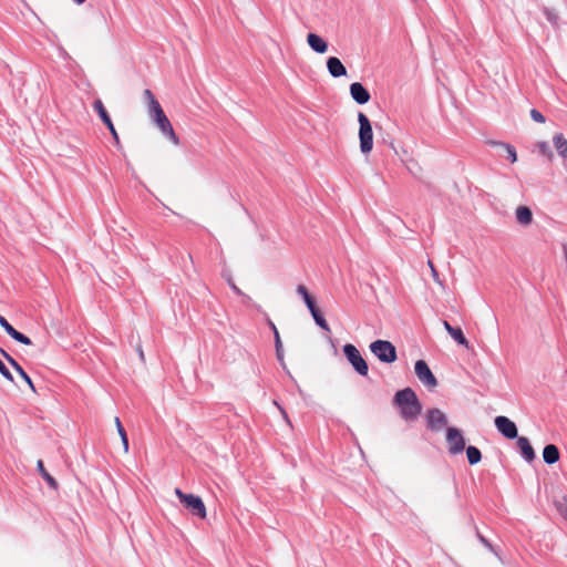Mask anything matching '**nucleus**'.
Instances as JSON below:
<instances>
[{
    "label": "nucleus",
    "instance_id": "nucleus-26",
    "mask_svg": "<svg viewBox=\"0 0 567 567\" xmlns=\"http://www.w3.org/2000/svg\"><path fill=\"white\" fill-rule=\"evenodd\" d=\"M466 455H467L468 463L471 465H475L478 462H481V460H482L481 451L476 446H473V445H470L466 449Z\"/></svg>",
    "mask_w": 567,
    "mask_h": 567
},
{
    "label": "nucleus",
    "instance_id": "nucleus-18",
    "mask_svg": "<svg viewBox=\"0 0 567 567\" xmlns=\"http://www.w3.org/2000/svg\"><path fill=\"white\" fill-rule=\"evenodd\" d=\"M327 69L331 76L340 78L347 75V69L337 56H330L327 60Z\"/></svg>",
    "mask_w": 567,
    "mask_h": 567
},
{
    "label": "nucleus",
    "instance_id": "nucleus-14",
    "mask_svg": "<svg viewBox=\"0 0 567 567\" xmlns=\"http://www.w3.org/2000/svg\"><path fill=\"white\" fill-rule=\"evenodd\" d=\"M93 107L94 110L97 112L100 118L102 120V122L107 126V128L110 130L116 145L120 144V137H118V134L113 125V122L106 111V109L104 107V104L102 103L101 100H96L93 104Z\"/></svg>",
    "mask_w": 567,
    "mask_h": 567
},
{
    "label": "nucleus",
    "instance_id": "nucleus-33",
    "mask_svg": "<svg viewBox=\"0 0 567 567\" xmlns=\"http://www.w3.org/2000/svg\"><path fill=\"white\" fill-rule=\"evenodd\" d=\"M0 374L8 381L13 382L12 373L8 370L6 364L0 360Z\"/></svg>",
    "mask_w": 567,
    "mask_h": 567
},
{
    "label": "nucleus",
    "instance_id": "nucleus-41",
    "mask_svg": "<svg viewBox=\"0 0 567 567\" xmlns=\"http://www.w3.org/2000/svg\"><path fill=\"white\" fill-rule=\"evenodd\" d=\"M8 323H9L8 320L3 316L0 315V326L2 328H4Z\"/></svg>",
    "mask_w": 567,
    "mask_h": 567
},
{
    "label": "nucleus",
    "instance_id": "nucleus-2",
    "mask_svg": "<svg viewBox=\"0 0 567 567\" xmlns=\"http://www.w3.org/2000/svg\"><path fill=\"white\" fill-rule=\"evenodd\" d=\"M148 115L153 123L157 126L161 133L174 145H179V137L175 133V130L166 116L161 104H157L148 109Z\"/></svg>",
    "mask_w": 567,
    "mask_h": 567
},
{
    "label": "nucleus",
    "instance_id": "nucleus-5",
    "mask_svg": "<svg viewBox=\"0 0 567 567\" xmlns=\"http://www.w3.org/2000/svg\"><path fill=\"white\" fill-rule=\"evenodd\" d=\"M358 122H359V141H360V151L363 154H368L373 148V131L372 125L368 116L359 112L358 113Z\"/></svg>",
    "mask_w": 567,
    "mask_h": 567
},
{
    "label": "nucleus",
    "instance_id": "nucleus-9",
    "mask_svg": "<svg viewBox=\"0 0 567 567\" xmlns=\"http://www.w3.org/2000/svg\"><path fill=\"white\" fill-rule=\"evenodd\" d=\"M370 351L384 363H393L398 359L395 347L386 340H377L370 344Z\"/></svg>",
    "mask_w": 567,
    "mask_h": 567
},
{
    "label": "nucleus",
    "instance_id": "nucleus-4",
    "mask_svg": "<svg viewBox=\"0 0 567 567\" xmlns=\"http://www.w3.org/2000/svg\"><path fill=\"white\" fill-rule=\"evenodd\" d=\"M148 115L153 123L157 126L161 133L174 145H179V137L175 133V130L166 116L161 104H157L148 109Z\"/></svg>",
    "mask_w": 567,
    "mask_h": 567
},
{
    "label": "nucleus",
    "instance_id": "nucleus-20",
    "mask_svg": "<svg viewBox=\"0 0 567 567\" xmlns=\"http://www.w3.org/2000/svg\"><path fill=\"white\" fill-rule=\"evenodd\" d=\"M517 445L519 447L522 456L527 462H533L535 460V456H536L535 451H534L533 446L530 445L527 437H525V436L517 437Z\"/></svg>",
    "mask_w": 567,
    "mask_h": 567
},
{
    "label": "nucleus",
    "instance_id": "nucleus-25",
    "mask_svg": "<svg viewBox=\"0 0 567 567\" xmlns=\"http://www.w3.org/2000/svg\"><path fill=\"white\" fill-rule=\"evenodd\" d=\"M37 467L40 472V474L42 475V477L47 481V483L52 487V488H56L58 487V482L54 480L53 476L50 475V473L45 470L44 467V464L41 460L38 461L37 463Z\"/></svg>",
    "mask_w": 567,
    "mask_h": 567
},
{
    "label": "nucleus",
    "instance_id": "nucleus-44",
    "mask_svg": "<svg viewBox=\"0 0 567 567\" xmlns=\"http://www.w3.org/2000/svg\"><path fill=\"white\" fill-rule=\"evenodd\" d=\"M74 2H75L76 4H83V3L85 2V0H74Z\"/></svg>",
    "mask_w": 567,
    "mask_h": 567
},
{
    "label": "nucleus",
    "instance_id": "nucleus-15",
    "mask_svg": "<svg viewBox=\"0 0 567 567\" xmlns=\"http://www.w3.org/2000/svg\"><path fill=\"white\" fill-rule=\"evenodd\" d=\"M427 426L432 431H440L447 423L446 415L440 409H431L426 414Z\"/></svg>",
    "mask_w": 567,
    "mask_h": 567
},
{
    "label": "nucleus",
    "instance_id": "nucleus-3",
    "mask_svg": "<svg viewBox=\"0 0 567 567\" xmlns=\"http://www.w3.org/2000/svg\"><path fill=\"white\" fill-rule=\"evenodd\" d=\"M148 115L153 123L157 126L161 133L174 145H179V137L175 133V130L166 116L161 104H157L148 109Z\"/></svg>",
    "mask_w": 567,
    "mask_h": 567
},
{
    "label": "nucleus",
    "instance_id": "nucleus-7",
    "mask_svg": "<svg viewBox=\"0 0 567 567\" xmlns=\"http://www.w3.org/2000/svg\"><path fill=\"white\" fill-rule=\"evenodd\" d=\"M297 293L302 297L307 308L309 309L315 322L324 331L330 332V327L327 320L323 318L321 311L316 305L315 299L309 293L305 285H298L296 289Z\"/></svg>",
    "mask_w": 567,
    "mask_h": 567
},
{
    "label": "nucleus",
    "instance_id": "nucleus-11",
    "mask_svg": "<svg viewBox=\"0 0 567 567\" xmlns=\"http://www.w3.org/2000/svg\"><path fill=\"white\" fill-rule=\"evenodd\" d=\"M446 443L449 453L456 455L464 451L465 440L462 432L456 427H447L446 430Z\"/></svg>",
    "mask_w": 567,
    "mask_h": 567
},
{
    "label": "nucleus",
    "instance_id": "nucleus-42",
    "mask_svg": "<svg viewBox=\"0 0 567 567\" xmlns=\"http://www.w3.org/2000/svg\"><path fill=\"white\" fill-rule=\"evenodd\" d=\"M564 257L567 260V245L563 246Z\"/></svg>",
    "mask_w": 567,
    "mask_h": 567
},
{
    "label": "nucleus",
    "instance_id": "nucleus-16",
    "mask_svg": "<svg viewBox=\"0 0 567 567\" xmlns=\"http://www.w3.org/2000/svg\"><path fill=\"white\" fill-rule=\"evenodd\" d=\"M0 353L8 361V363L17 371V373L25 381L28 386L32 390V392H37L35 386L30 379V377L25 373L22 367L3 349L0 348Z\"/></svg>",
    "mask_w": 567,
    "mask_h": 567
},
{
    "label": "nucleus",
    "instance_id": "nucleus-24",
    "mask_svg": "<svg viewBox=\"0 0 567 567\" xmlns=\"http://www.w3.org/2000/svg\"><path fill=\"white\" fill-rule=\"evenodd\" d=\"M516 219L522 225H529L533 220V213L527 206H518L516 209Z\"/></svg>",
    "mask_w": 567,
    "mask_h": 567
},
{
    "label": "nucleus",
    "instance_id": "nucleus-40",
    "mask_svg": "<svg viewBox=\"0 0 567 567\" xmlns=\"http://www.w3.org/2000/svg\"><path fill=\"white\" fill-rule=\"evenodd\" d=\"M114 423H115V426H116V430L118 431L121 427H124L120 421V419L117 416H115L114 419Z\"/></svg>",
    "mask_w": 567,
    "mask_h": 567
},
{
    "label": "nucleus",
    "instance_id": "nucleus-6",
    "mask_svg": "<svg viewBox=\"0 0 567 567\" xmlns=\"http://www.w3.org/2000/svg\"><path fill=\"white\" fill-rule=\"evenodd\" d=\"M297 293L302 297L307 308L309 309L315 322L324 331L330 332V327L327 320L323 318L321 311L316 305L315 299L309 293L305 285H298L296 289Z\"/></svg>",
    "mask_w": 567,
    "mask_h": 567
},
{
    "label": "nucleus",
    "instance_id": "nucleus-30",
    "mask_svg": "<svg viewBox=\"0 0 567 567\" xmlns=\"http://www.w3.org/2000/svg\"><path fill=\"white\" fill-rule=\"evenodd\" d=\"M276 354L280 362L284 361V349L279 331H276Z\"/></svg>",
    "mask_w": 567,
    "mask_h": 567
},
{
    "label": "nucleus",
    "instance_id": "nucleus-1",
    "mask_svg": "<svg viewBox=\"0 0 567 567\" xmlns=\"http://www.w3.org/2000/svg\"><path fill=\"white\" fill-rule=\"evenodd\" d=\"M393 405L399 409L400 416L406 422L415 421L422 412V404L411 388L398 391L393 396Z\"/></svg>",
    "mask_w": 567,
    "mask_h": 567
},
{
    "label": "nucleus",
    "instance_id": "nucleus-27",
    "mask_svg": "<svg viewBox=\"0 0 567 567\" xmlns=\"http://www.w3.org/2000/svg\"><path fill=\"white\" fill-rule=\"evenodd\" d=\"M450 336L461 346H464L465 348H470L468 340L465 338L463 331L461 328H455L452 330Z\"/></svg>",
    "mask_w": 567,
    "mask_h": 567
},
{
    "label": "nucleus",
    "instance_id": "nucleus-23",
    "mask_svg": "<svg viewBox=\"0 0 567 567\" xmlns=\"http://www.w3.org/2000/svg\"><path fill=\"white\" fill-rule=\"evenodd\" d=\"M3 329L16 341H18V342H20L22 344H25V346H31L32 344V341H31V339L29 337H27L25 334L19 332L10 323H8Z\"/></svg>",
    "mask_w": 567,
    "mask_h": 567
},
{
    "label": "nucleus",
    "instance_id": "nucleus-32",
    "mask_svg": "<svg viewBox=\"0 0 567 567\" xmlns=\"http://www.w3.org/2000/svg\"><path fill=\"white\" fill-rule=\"evenodd\" d=\"M120 437H121V441H122V445H123V451L124 453L126 454L128 452V439H127V434H126V431L124 427H121L118 431H117Z\"/></svg>",
    "mask_w": 567,
    "mask_h": 567
},
{
    "label": "nucleus",
    "instance_id": "nucleus-13",
    "mask_svg": "<svg viewBox=\"0 0 567 567\" xmlns=\"http://www.w3.org/2000/svg\"><path fill=\"white\" fill-rule=\"evenodd\" d=\"M495 426L496 429L506 437V439H516L518 437V431L516 424L506 416H496L495 417Z\"/></svg>",
    "mask_w": 567,
    "mask_h": 567
},
{
    "label": "nucleus",
    "instance_id": "nucleus-29",
    "mask_svg": "<svg viewBox=\"0 0 567 567\" xmlns=\"http://www.w3.org/2000/svg\"><path fill=\"white\" fill-rule=\"evenodd\" d=\"M143 96H144L145 101L148 104V109L159 104V102L156 100V97L153 94V92L151 90H148V89L144 90Z\"/></svg>",
    "mask_w": 567,
    "mask_h": 567
},
{
    "label": "nucleus",
    "instance_id": "nucleus-28",
    "mask_svg": "<svg viewBox=\"0 0 567 567\" xmlns=\"http://www.w3.org/2000/svg\"><path fill=\"white\" fill-rule=\"evenodd\" d=\"M427 266H429V268H430V270H431V276H432L433 280H434V281H435V282H436V284H437L442 289H444V284H443V281L441 280L440 275H439V271L436 270V268H435V266H434V264H433V261H432L431 259H429V260H427Z\"/></svg>",
    "mask_w": 567,
    "mask_h": 567
},
{
    "label": "nucleus",
    "instance_id": "nucleus-8",
    "mask_svg": "<svg viewBox=\"0 0 567 567\" xmlns=\"http://www.w3.org/2000/svg\"><path fill=\"white\" fill-rule=\"evenodd\" d=\"M175 495L193 515L202 519L206 518V506L199 496L186 494L181 488H175Z\"/></svg>",
    "mask_w": 567,
    "mask_h": 567
},
{
    "label": "nucleus",
    "instance_id": "nucleus-19",
    "mask_svg": "<svg viewBox=\"0 0 567 567\" xmlns=\"http://www.w3.org/2000/svg\"><path fill=\"white\" fill-rule=\"evenodd\" d=\"M307 43L317 53L323 54L328 51V43L316 33H308Z\"/></svg>",
    "mask_w": 567,
    "mask_h": 567
},
{
    "label": "nucleus",
    "instance_id": "nucleus-34",
    "mask_svg": "<svg viewBox=\"0 0 567 567\" xmlns=\"http://www.w3.org/2000/svg\"><path fill=\"white\" fill-rule=\"evenodd\" d=\"M505 150H506V153H507V157L509 158V161L512 163H515L517 161V154H516V151L515 148L512 146V145H504Z\"/></svg>",
    "mask_w": 567,
    "mask_h": 567
},
{
    "label": "nucleus",
    "instance_id": "nucleus-21",
    "mask_svg": "<svg viewBox=\"0 0 567 567\" xmlns=\"http://www.w3.org/2000/svg\"><path fill=\"white\" fill-rule=\"evenodd\" d=\"M553 143H554V146H555L558 155L561 158L567 159V138L564 136V134L556 133L553 136Z\"/></svg>",
    "mask_w": 567,
    "mask_h": 567
},
{
    "label": "nucleus",
    "instance_id": "nucleus-43",
    "mask_svg": "<svg viewBox=\"0 0 567 567\" xmlns=\"http://www.w3.org/2000/svg\"><path fill=\"white\" fill-rule=\"evenodd\" d=\"M281 413H282L284 417L287 420V422L289 423V419H288L287 413L284 410H281Z\"/></svg>",
    "mask_w": 567,
    "mask_h": 567
},
{
    "label": "nucleus",
    "instance_id": "nucleus-45",
    "mask_svg": "<svg viewBox=\"0 0 567 567\" xmlns=\"http://www.w3.org/2000/svg\"><path fill=\"white\" fill-rule=\"evenodd\" d=\"M140 357H141L142 360H144V352H143L142 349H140Z\"/></svg>",
    "mask_w": 567,
    "mask_h": 567
},
{
    "label": "nucleus",
    "instance_id": "nucleus-22",
    "mask_svg": "<svg viewBox=\"0 0 567 567\" xmlns=\"http://www.w3.org/2000/svg\"><path fill=\"white\" fill-rule=\"evenodd\" d=\"M559 450L554 444H548L543 450V458L547 464H554L559 460Z\"/></svg>",
    "mask_w": 567,
    "mask_h": 567
},
{
    "label": "nucleus",
    "instance_id": "nucleus-12",
    "mask_svg": "<svg viewBox=\"0 0 567 567\" xmlns=\"http://www.w3.org/2000/svg\"><path fill=\"white\" fill-rule=\"evenodd\" d=\"M414 370H415V374H416L417 379L426 388L434 389L437 386V380L424 360H417L415 362Z\"/></svg>",
    "mask_w": 567,
    "mask_h": 567
},
{
    "label": "nucleus",
    "instance_id": "nucleus-39",
    "mask_svg": "<svg viewBox=\"0 0 567 567\" xmlns=\"http://www.w3.org/2000/svg\"><path fill=\"white\" fill-rule=\"evenodd\" d=\"M443 327L449 332V334L452 332V330L455 329V327H452L447 321H443Z\"/></svg>",
    "mask_w": 567,
    "mask_h": 567
},
{
    "label": "nucleus",
    "instance_id": "nucleus-10",
    "mask_svg": "<svg viewBox=\"0 0 567 567\" xmlns=\"http://www.w3.org/2000/svg\"><path fill=\"white\" fill-rule=\"evenodd\" d=\"M343 353L353 369L362 377H367L369 367L367 361L361 355L360 351L351 343L343 347Z\"/></svg>",
    "mask_w": 567,
    "mask_h": 567
},
{
    "label": "nucleus",
    "instance_id": "nucleus-37",
    "mask_svg": "<svg viewBox=\"0 0 567 567\" xmlns=\"http://www.w3.org/2000/svg\"><path fill=\"white\" fill-rule=\"evenodd\" d=\"M228 285L231 287V289L238 293V295H241V290L234 284V281L231 279H228Z\"/></svg>",
    "mask_w": 567,
    "mask_h": 567
},
{
    "label": "nucleus",
    "instance_id": "nucleus-36",
    "mask_svg": "<svg viewBox=\"0 0 567 567\" xmlns=\"http://www.w3.org/2000/svg\"><path fill=\"white\" fill-rule=\"evenodd\" d=\"M546 16H547V19L551 22V23H556L557 22V16L554 14L553 12L546 10Z\"/></svg>",
    "mask_w": 567,
    "mask_h": 567
},
{
    "label": "nucleus",
    "instance_id": "nucleus-17",
    "mask_svg": "<svg viewBox=\"0 0 567 567\" xmlns=\"http://www.w3.org/2000/svg\"><path fill=\"white\" fill-rule=\"evenodd\" d=\"M351 97L358 104H365L370 101L371 96L368 90L359 82H354L350 85Z\"/></svg>",
    "mask_w": 567,
    "mask_h": 567
},
{
    "label": "nucleus",
    "instance_id": "nucleus-31",
    "mask_svg": "<svg viewBox=\"0 0 567 567\" xmlns=\"http://www.w3.org/2000/svg\"><path fill=\"white\" fill-rule=\"evenodd\" d=\"M538 150H539L540 154L546 156L549 161H553L554 154L546 142L538 143Z\"/></svg>",
    "mask_w": 567,
    "mask_h": 567
},
{
    "label": "nucleus",
    "instance_id": "nucleus-38",
    "mask_svg": "<svg viewBox=\"0 0 567 567\" xmlns=\"http://www.w3.org/2000/svg\"><path fill=\"white\" fill-rule=\"evenodd\" d=\"M267 323H268V326L270 327V329H271V330H272V332H274V333H272V337H275V338H276V331H278V329H277L276 324H275L270 319H268V320H267Z\"/></svg>",
    "mask_w": 567,
    "mask_h": 567
},
{
    "label": "nucleus",
    "instance_id": "nucleus-35",
    "mask_svg": "<svg viewBox=\"0 0 567 567\" xmlns=\"http://www.w3.org/2000/svg\"><path fill=\"white\" fill-rule=\"evenodd\" d=\"M530 117L537 123H545L544 115L536 109L530 110Z\"/></svg>",
    "mask_w": 567,
    "mask_h": 567
}]
</instances>
